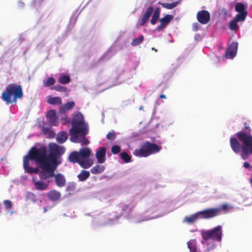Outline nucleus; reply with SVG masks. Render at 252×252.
Returning a JSON list of instances; mask_svg holds the SVG:
<instances>
[{"instance_id": "nucleus-39", "label": "nucleus", "mask_w": 252, "mask_h": 252, "mask_svg": "<svg viewBox=\"0 0 252 252\" xmlns=\"http://www.w3.org/2000/svg\"><path fill=\"white\" fill-rule=\"evenodd\" d=\"M116 135L117 134L116 132L114 130H112L107 133L106 137L108 140H112L116 138Z\"/></svg>"}, {"instance_id": "nucleus-36", "label": "nucleus", "mask_w": 252, "mask_h": 252, "mask_svg": "<svg viewBox=\"0 0 252 252\" xmlns=\"http://www.w3.org/2000/svg\"><path fill=\"white\" fill-rule=\"evenodd\" d=\"M144 39L143 35H140L137 38H135L133 39L131 42V45L132 46H137L139 44H140L143 41Z\"/></svg>"}, {"instance_id": "nucleus-3", "label": "nucleus", "mask_w": 252, "mask_h": 252, "mask_svg": "<svg viewBox=\"0 0 252 252\" xmlns=\"http://www.w3.org/2000/svg\"><path fill=\"white\" fill-rule=\"evenodd\" d=\"M23 96L22 86L16 83L8 84L1 95V99L6 104H16L18 99H21Z\"/></svg>"}, {"instance_id": "nucleus-14", "label": "nucleus", "mask_w": 252, "mask_h": 252, "mask_svg": "<svg viewBox=\"0 0 252 252\" xmlns=\"http://www.w3.org/2000/svg\"><path fill=\"white\" fill-rule=\"evenodd\" d=\"M46 117L50 125L53 126L58 125V118L56 116V112L55 110L48 111L46 113Z\"/></svg>"}, {"instance_id": "nucleus-27", "label": "nucleus", "mask_w": 252, "mask_h": 252, "mask_svg": "<svg viewBox=\"0 0 252 252\" xmlns=\"http://www.w3.org/2000/svg\"><path fill=\"white\" fill-rule=\"evenodd\" d=\"M105 169L104 165L97 164L91 169V172L93 174H98L102 173Z\"/></svg>"}, {"instance_id": "nucleus-54", "label": "nucleus", "mask_w": 252, "mask_h": 252, "mask_svg": "<svg viewBox=\"0 0 252 252\" xmlns=\"http://www.w3.org/2000/svg\"><path fill=\"white\" fill-rule=\"evenodd\" d=\"M152 50H154L155 52L157 51V50L156 49H155V48H154V47L152 48Z\"/></svg>"}, {"instance_id": "nucleus-35", "label": "nucleus", "mask_w": 252, "mask_h": 252, "mask_svg": "<svg viewBox=\"0 0 252 252\" xmlns=\"http://www.w3.org/2000/svg\"><path fill=\"white\" fill-rule=\"evenodd\" d=\"M80 134L79 135L78 134V142H80V143H82L83 144L85 145H88L89 143V141L86 138V136L87 134H85L84 135H83L82 134V133H80Z\"/></svg>"}, {"instance_id": "nucleus-49", "label": "nucleus", "mask_w": 252, "mask_h": 252, "mask_svg": "<svg viewBox=\"0 0 252 252\" xmlns=\"http://www.w3.org/2000/svg\"><path fill=\"white\" fill-rule=\"evenodd\" d=\"M62 121L63 124H66V123L68 121V118L65 117L62 118Z\"/></svg>"}, {"instance_id": "nucleus-44", "label": "nucleus", "mask_w": 252, "mask_h": 252, "mask_svg": "<svg viewBox=\"0 0 252 252\" xmlns=\"http://www.w3.org/2000/svg\"><path fill=\"white\" fill-rule=\"evenodd\" d=\"M207 246H208V247H207V249H206V251L209 252V251L214 249L216 247V245L212 243H210V244H208Z\"/></svg>"}, {"instance_id": "nucleus-50", "label": "nucleus", "mask_w": 252, "mask_h": 252, "mask_svg": "<svg viewBox=\"0 0 252 252\" xmlns=\"http://www.w3.org/2000/svg\"><path fill=\"white\" fill-rule=\"evenodd\" d=\"M197 23H194L193 25V29H194V30L196 31L198 30V27H197Z\"/></svg>"}, {"instance_id": "nucleus-28", "label": "nucleus", "mask_w": 252, "mask_h": 252, "mask_svg": "<svg viewBox=\"0 0 252 252\" xmlns=\"http://www.w3.org/2000/svg\"><path fill=\"white\" fill-rule=\"evenodd\" d=\"M90 176V172L82 170L80 173L77 175L79 180L81 182L85 181Z\"/></svg>"}, {"instance_id": "nucleus-20", "label": "nucleus", "mask_w": 252, "mask_h": 252, "mask_svg": "<svg viewBox=\"0 0 252 252\" xmlns=\"http://www.w3.org/2000/svg\"><path fill=\"white\" fill-rule=\"evenodd\" d=\"M32 181L34 183V186L35 189L37 190H43L46 189L48 186L49 182L48 181L47 182H44L42 180L39 181H35L33 179H32Z\"/></svg>"}, {"instance_id": "nucleus-38", "label": "nucleus", "mask_w": 252, "mask_h": 252, "mask_svg": "<svg viewBox=\"0 0 252 252\" xmlns=\"http://www.w3.org/2000/svg\"><path fill=\"white\" fill-rule=\"evenodd\" d=\"M52 89L55 90L60 92H66L67 89L66 87L61 85H56L52 88Z\"/></svg>"}, {"instance_id": "nucleus-17", "label": "nucleus", "mask_w": 252, "mask_h": 252, "mask_svg": "<svg viewBox=\"0 0 252 252\" xmlns=\"http://www.w3.org/2000/svg\"><path fill=\"white\" fill-rule=\"evenodd\" d=\"M60 157L48 158L47 157V162L49 166L55 171L58 166L62 163V160L59 159Z\"/></svg>"}, {"instance_id": "nucleus-46", "label": "nucleus", "mask_w": 252, "mask_h": 252, "mask_svg": "<svg viewBox=\"0 0 252 252\" xmlns=\"http://www.w3.org/2000/svg\"><path fill=\"white\" fill-rule=\"evenodd\" d=\"M122 210L124 211H128V212H130L131 211V209H130L129 208V206L128 205H126V204H124L122 206Z\"/></svg>"}, {"instance_id": "nucleus-43", "label": "nucleus", "mask_w": 252, "mask_h": 252, "mask_svg": "<svg viewBox=\"0 0 252 252\" xmlns=\"http://www.w3.org/2000/svg\"><path fill=\"white\" fill-rule=\"evenodd\" d=\"M5 207L7 209H10L12 207V204L11 201L9 200H5L3 202Z\"/></svg>"}, {"instance_id": "nucleus-42", "label": "nucleus", "mask_w": 252, "mask_h": 252, "mask_svg": "<svg viewBox=\"0 0 252 252\" xmlns=\"http://www.w3.org/2000/svg\"><path fill=\"white\" fill-rule=\"evenodd\" d=\"M74 105H75L74 102L73 101H71V102H69L65 103V104H64V106L65 109L67 111H69V110H71L74 107Z\"/></svg>"}, {"instance_id": "nucleus-2", "label": "nucleus", "mask_w": 252, "mask_h": 252, "mask_svg": "<svg viewBox=\"0 0 252 252\" xmlns=\"http://www.w3.org/2000/svg\"><path fill=\"white\" fill-rule=\"evenodd\" d=\"M31 160L35 161L41 168L39 177L41 180H46L55 176V171L50 168L47 162V149L44 146L37 148L33 147L30 152Z\"/></svg>"}, {"instance_id": "nucleus-4", "label": "nucleus", "mask_w": 252, "mask_h": 252, "mask_svg": "<svg viewBox=\"0 0 252 252\" xmlns=\"http://www.w3.org/2000/svg\"><path fill=\"white\" fill-rule=\"evenodd\" d=\"M72 126L69 130L71 135L70 140L71 142L76 143L78 142V134L82 133L83 135L87 134L88 131L85 123L83 116L79 112L73 116L72 120Z\"/></svg>"}, {"instance_id": "nucleus-34", "label": "nucleus", "mask_w": 252, "mask_h": 252, "mask_svg": "<svg viewBox=\"0 0 252 252\" xmlns=\"http://www.w3.org/2000/svg\"><path fill=\"white\" fill-rule=\"evenodd\" d=\"M55 79L53 77H50L48 78L46 80H43V85L44 87L51 86L55 83Z\"/></svg>"}, {"instance_id": "nucleus-51", "label": "nucleus", "mask_w": 252, "mask_h": 252, "mask_svg": "<svg viewBox=\"0 0 252 252\" xmlns=\"http://www.w3.org/2000/svg\"><path fill=\"white\" fill-rule=\"evenodd\" d=\"M159 97L160 98H164V99H166V95L165 94H160V96H159Z\"/></svg>"}, {"instance_id": "nucleus-9", "label": "nucleus", "mask_w": 252, "mask_h": 252, "mask_svg": "<svg viewBox=\"0 0 252 252\" xmlns=\"http://www.w3.org/2000/svg\"><path fill=\"white\" fill-rule=\"evenodd\" d=\"M49 154L48 158L60 157L65 152V148L63 146H59L57 144L52 143L49 145Z\"/></svg>"}, {"instance_id": "nucleus-6", "label": "nucleus", "mask_w": 252, "mask_h": 252, "mask_svg": "<svg viewBox=\"0 0 252 252\" xmlns=\"http://www.w3.org/2000/svg\"><path fill=\"white\" fill-rule=\"evenodd\" d=\"M201 236L204 241L212 240L213 241L220 242L221 240L222 236V226L218 225L214 228L205 230H203L201 231Z\"/></svg>"}, {"instance_id": "nucleus-45", "label": "nucleus", "mask_w": 252, "mask_h": 252, "mask_svg": "<svg viewBox=\"0 0 252 252\" xmlns=\"http://www.w3.org/2000/svg\"><path fill=\"white\" fill-rule=\"evenodd\" d=\"M67 110L65 109L64 105L62 106L59 110V113L60 114H63L66 112Z\"/></svg>"}, {"instance_id": "nucleus-33", "label": "nucleus", "mask_w": 252, "mask_h": 252, "mask_svg": "<svg viewBox=\"0 0 252 252\" xmlns=\"http://www.w3.org/2000/svg\"><path fill=\"white\" fill-rule=\"evenodd\" d=\"M158 4L161 5L163 7L166 9H172L177 5L178 2H174L171 3H162L161 2H159Z\"/></svg>"}, {"instance_id": "nucleus-47", "label": "nucleus", "mask_w": 252, "mask_h": 252, "mask_svg": "<svg viewBox=\"0 0 252 252\" xmlns=\"http://www.w3.org/2000/svg\"><path fill=\"white\" fill-rule=\"evenodd\" d=\"M221 13L223 14L224 16L227 15L228 13L227 10L224 8H222L221 10Z\"/></svg>"}, {"instance_id": "nucleus-16", "label": "nucleus", "mask_w": 252, "mask_h": 252, "mask_svg": "<svg viewBox=\"0 0 252 252\" xmlns=\"http://www.w3.org/2000/svg\"><path fill=\"white\" fill-rule=\"evenodd\" d=\"M173 19V16L167 14L159 20L160 24L157 28L158 31L159 32L165 28Z\"/></svg>"}, {"instance_id": "nucleus-40", "label": "nucleus", "mask_w": 252, "mask_h": 252, "mask_svg": "<svg viewBox=\"0 0 252 252\" xmlns=\"http://www.w3.org/2000/svg\"><path fill=\"white\" fill-rule=\"evenodd\" d=\"M121 150L120 147L118 145H114L111 148V152L114 155L119 153L121 152Z\"/></svg>"}, {"instance_id": "nucleus-12", "label": "nucleus", "mask_w": 252, "mask_h": 252, "mask_svg": "<svg viewBox=\"0 0 252 252\" xmlns=\"http://www.w3.org/2000/svg\"><path fill=\"white\" fill-rule=\"evenodd\" d=\"M196 18L200 23L206 24L210 20V14L207 10H203L197 12Z\"/></svg>"}, {"instance_id": "nucleus-23", "label": "nucleus", "mask_w": 252, "mask_h": 252, "mask_svg": "<svg viewBox=\"0 0 252 252\" xmlns=\"http://www.w3.org/2000/svg\"><path fill=\"white\" fill-rule=\"evenodd\" d=\"M53 177H55V182L58 187H62L65 186L66 180L63 175L60 173L55 174V176Z\"/></svg>"}, {"instance_id": "nucleus-41", "label": "nucleus", "mask_w": 252, "mask_h": 252, "mask_svg": "<svg viewBox=\"0 0 252 252\" xmlns=\"http://www.w3.org/2000/svg\"><path fill=\"white\" fill-rule=\"evenodd\" d=\"M40 171H39V168H33L32 167H30V168H29V169L26 171V172H27L28 173H30V174H32V173H35V174H37L40 172Z\"/></svg>"}, {"instance_id": "nucleus-48", "label": "nucleus", "mask_w": 252, "mask_h": 252, "mask_svg": "<svg viewBox=\"0 0 252 252\" xmlns=\"http://www.w3.org/2000/svg\"><path fill=\"white\" fill-rule=\"evenodd\" d=\"M244 167L246 168H249L250 167V164L248 162H245L244 163Z\"/></svg>"}, {"instance_id": "nucleus-55", "label": "nucleus", "mask_w": 252, "mask_h": 252, "mask_svg": "<svg viewBox=\"0 0 252 252\" xmlns=\"http://www.w3.org/2000/svg\"><path fill=\"white\" fill-rule=\"evenodd\" d=\"M30 195L33 196H35L34 194L33 193H30Z\"/></svg>"}, {"instance_id": "nucleus-52", "label": "nucleus", "mask_w": 252, "mask_h": 252, "mask_svg": "<svg viewBox=\"0 0 252 252\" xmlns=\"http://www.w3.org/2000/svg\"><path fill=\"white\" fill-rule=\"evenodd\" d=\"M19 5L20 7H23L24 6V3L23 2H20L19 3Z\"/></svg>"}, {"instance_id": "nucleus-15", "label": "nucleus", "mask_w": 252, "mask_h": 252, "mask_svg": "<svg viewBox=\"0 0 252 252\" xmlns=\"http://www.w3.org/2000/svg\"><path fill=\"white\" fill-rule=\"evenodd\" d=\"M154 11V8L150 6L147 8L146 11L141 15L139 25L141 26H145L148 22Z\"/></svg>"}, {"instance_id": "nucleus-53", "label": "nucleus", "mask_w": 252, "mask_h": 252, "mask_svg": "<svg viewBox=\"0 0 252 252\" xmlns=\"http://www.w3.org/2000/svg\"><path fill=\"white\" fill-rule=\"evenodd\" d=\"M47 211V208L46 207H44V213L46 212Z\"/></svg>"}, {"instance_id": "nucleus-21", "label": "nucleus", "mask_w": 252, "mask_h": 252, "mask_svg": "<svg viewBox=\"0 0 252 252\" xmlns=\"http://www.w3.org/2000/svg\"><path fill=\"white\" fill-rule=\"evenodd\" d=\"M78 152L79 153L80 158L82 159V160H86L90 158L89 157L91 154L92 151L89 148H81Z\"/></svg>"}, {"instance_id": "nucleus-29", "label": "nucleus", "mask_w": 252, "mask_h": 252, "mask_svg": "<svg viewBox=\"0 0 252 252\" xmlns=\"http://www.w3.org/2000/svg\"><path fill=\"white\" fill-rule=\"evenodd\" d=\"M47 102L52 105H61L62 103V99L59 97H48Z\"/></svg>"}, {"instance_id": "nucleus-19", "label": "nucleus", "mask_w": 252, "mask_h": 252, "mask_svg": "<svg viewBox=\"0 0 252 252\" xmlns=\"http://www.w3.org/2000/svg\"><path fill=\"white\" fill-rule=\"evenodd\" d=\"M41 132L48 138H53L56 135L55 132L49 126H41Z\"/></svg>"}, {"instance_id": "nucleus-24", "label": "nucleus", "mask_w": 252, "mask_h": 252, "mask_svg": "<svg viewBox=\"0 0 252 252\" xmlns=\"http://www.w3.org/2000/svg\"><path fill=\"white\" fill-rule=\"evenodd\" d=\"M68 138L67 133L65 131H61L58 133L56 141L59 144L64 143Z\"/></svg>"}, {"instance_id": "nucleus-32", "label": "nucleus", "mask_w": 252, "mask_h": 252, "mask_svg": "<svg viewBox=\"0 0 252 252\" xmlns=\"http://www.w3.org/2000/svg\"><path fill=\"white\" fill-rule=\"evenodd\" d=\"M31 151V149L30 150L29 152V156H26L24 157L23 159V166L24 168V169L25 170V172L30 168L31 166H30V159H31V155H30V152Z\"/></svg>"}, {"instance_id": "nucleus-1", "label": "nucleus", "mask_w": 252, "mask_h": 252, "mask_svg": "<svg viewBox=\"0 0 252 252\" xmlns=\"http://www.w3.org/2000/svg\"><path fill=\"white\" fill-rule=\"evenodd\" d=\"M250 126H245L243 130L236 134V137H231L230 145L232 151L236 154L240 153L242 158L248 159L252 154V135L250 133Z\"/></svg>"}, {"instance_id": "nucleus-31", "label": "nucleus", "mask_w": 252, "mask_h": 252, "mask_svg": "<svg viewBox=\"0 0 252 252\" xmlns=\"http://www.w3.org/2000/svg\"><path fill=\"white\" fill-rule=\"evenodd\" d=\"M58 82L62 84H67L70 82V78L69 76L61 74L58 78Z\"/></svg>"}, {"instance_id": "nucleus-10", "label": "nucleus", "mask_w": 252, "mask_h": 252, "mask_svg": "<svg viewBox=\"0 0 252 252\" xmlns=\"http://www.w3.org/2000/svg\"><path fill=\"white\" fill-rule=\"evenodd\" d=\"M207 211L210 212V219L214 218L221 214V211L226 212L228 210V206L227 204H223L219 207L210 208L207 209Z\"/></svg>"}, {"instance_id": "nucleus-13", "label": "nucleus", "mask_w": 252, "mask_h": 252, "mask_svg": "<svg viewBox=\"0 0 252 252\" xmlns=\"http://www.w3.org/2000/svg\"><path fill=\"white\" fill-rule=\"evenodd\" d=\"M238 44L236 42H233L227 48L226 53L225 57L227 59H233L236 55L238 49Z\"/></svg>"}, {"instance_id": "nucleus-18", "label": "nucleus", "mask_w": 252, "mask_h": 252, "mask_svg": "<svg viewBox=\"0 0 252 252\" xmlns=\"http://www.w3.org/2000/svg\"><path fill=\"white\" fill-rule=\"evenodd\" d=\"M106 150L105 147H101L95 153V157L99 163H104L106 160Z\"/></svg>"}, {"instance_id": "nucleus-26", "label": "nucleus", "mask_w": 252, "mask_h": 252, "mask_svg": "<svg viewBox=\"0 0 252 252\" xmlns=\"http://www.w3.org/2000/svg\"><path fill=\"white\" fill-rule=\"evenodd\" d=\"M244 20H237L236 18V16L235 17L234 20L231 21L229 23V29L233 31H237L239 29V26L237 24L238 22H243Z\"/></svg>"}, {"instance_id": "nucleus-22", "label": "nucleus", "mask_w": 252, "mask_h": 252, "mask_svg": "<svg viewBox=\"0 0 252 252\" xmlns=\"http://www.w3.org/2000/svg\"><path fill=\"white\" fill-rule=\"evenodd\" d=\"M61 196V193L56 190H51L47 194L48 199L52 201H56L59 200Z\"/></svg>"}, {"instance_id": "nucleus-25", "label": "nucleus", "mask_w": 252, "mask_h": 252, "mask_svg": "<svg viewBox=\"0 0 252 252\" xmlns=\"http://www.w3.org/2000/svg\"><path fill=\"white\" fill-rule=\"evenodd\" d=\"M154 11L151 20V24L153 25H155L158 21L160 13V10L159 7H156Z\"/></svg>"}, {"instance_id": "nucleus-7", "label": "nucleus", "mask_w": 252, "mask_h": 252, "mask_svg": "<svg viewBox=\"0 0 252 252\" xmlns=\"http://www.w3.org/2000/svg\"><path fill=\"white\" fill-rule=\"evenodd\" d=\"M69 160L72 163H78L82 168L88 169L93 165L94 160L91 158L82 160L79 157L78 152H71L68 157Z\"/></svg>"}, {"instance_id": "nucleus-5", "label": "nucleus", "mask_w": 252, "mask_h": 252, "mask_svg": "<svg viewBox=\"0 0 252 252\" xmlns=\"http://www.w3.org/2000/svg\"><path fill=\"white\" fill-rule=\"evenodd\" d=\"M161 147L155 143H151L149 141L143 143L140 149H136L133 154L136 157H147L152 154L158 152Z\"/></svg>"}, {"instance_id": "nucleus-30", "label": "nucleus", "mask_w": 252, "mask_h": 252, "mask_svg": "<svg viewBox=\"0 0 252 252\" xmlns=\"http://www.w3.org/2000/svg\"><path fill=\"white\" fill-rule=\"evenodd\" d=\"M188 248L190 252H196V241L195 239L190 240L187 243Z\"/></svg>"}, {"instance_id": "nucleus-8", "label": "nucleus", "mask_w": 252, "mask_h": 252, "mask_svg": "<svg viewBox=\"0 0 252 252\" xmlns=\"http://www.w3.org/2000/svg\"><path fill=\"white\" fill-rule=\"evenodd\" d=\"M210 212L207 211V209L201 211L197 212L190 216H186L184 218V222L188 223H193L199 219H209Z\"/></svg>"}, {"instance_id": "nucleus-37", "label": "nucleus", "mask_w": 252, "mask_h": 252, "mask_svg": "<svg viewBox=\"0 0 252 252\" xmlns=\"http://www.w3.org/2000/svg\"><path fill=\"white\" fill-rule=\"evenodd\" d=\"M120 156L125 162L128 163L131 161V157L127 153L122 152L121 153Z\"/></svg>"}, {"instance_id": "nucleus-11", "label": "nucleus", "mask_w": 252, "mask_h": 252, "mask_svg": "<svg viewBox=\"0 0 252 252\" xmlns=\"http://www.w3.org/2000/svg\"><path fill=\"white\" fill-rule=\"evenodd\" d=\"M235 10L238 13L235 16L237 20H245L248 15V12L244 4L242 2L237 3L235 5Z\"/></svg>"}]
</instances>
